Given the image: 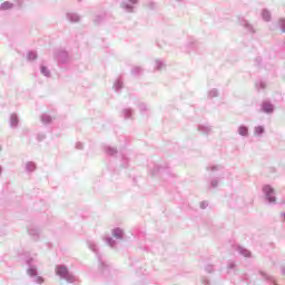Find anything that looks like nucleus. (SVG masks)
I'll return each mask as SVG.
<instances>
[{"label":"nucleus","instance_id":"dca6fc26","mask_svg":"<svg viewBox=\"0 0 285 285\" xmlns=\"http://www.w3.org/2000/svg\"><path fill=\"white\" fill-rule=\"evenodd\" d=\"M14 8V3L10 1H4L0 4V11L6 12L7 10H12Z\"/></svg>","mask_w":285,"mask_h":285},{"label":"nucleus","instance_id":"603ef678","mask_svg":"<svg viewBox=\"0 0 285 285\" xmlns=\"http://www.w3.org/2000/svg\"><path fill=\"white\" fill-rule=\"evenodd\" d=\"M236 208H242V205H239V204H236Z\"/></svg>","mask_w":285,"mask_h":285},{"label":"nucleus","instance_id":"c756f323","mask_svg":"<svg viewBox=\"0 0 285 285\" xmlns=\"http://www.w3.org/2000/svg\"><path fill=\"white\" fill-rule=\"evenodd\" d=\"M207 170H212V173H215L216 170L222 171V170H224V166H222V165H212L210 167H207Z\"/></svg>","mask_w":285,"mask_h":285},{"label":"nucleus","instance_id":"8fccbe9b","mask_svg":"<svg viewBox=\"0 0 285 285\" xmlns=\"http://www.w3.org/2000/svg\"><path fill=\"white\" fill-rule=\"evenodd\" d=\"M3 175V166L0 165V177Z\"/></svg>","mask_w":285,"mask_h":285},{"label":"nucleus","instance_id":"bb28decb","mask_svg":"<svg viewBox=\"0 0 285 285\" xmlns=\"http://www.w3.org/2000/svg\"><path fill=\"white\" fill-rule=\"evenodd\" d=\"M155 63H156L155 70H161V68L166 67V62H164V60L161 59H156Z\"/></svg>","mask_w":285,"mask_h":285},{"label":"nucleus","instance_id":"6ab92c4d","mask_svg":"<svg viewBox=\"0 0 285 285\" xmlns=\"http://www.w3.org/2000/svg\"><path fill=\"white\" fill-rule=\"evenodd\" d=\"M237 252L239 253V255H242L243 257H247V258H250L252 257V253L250 250H248L247 248L245 247H242V246H238L237 247Z\"/></svg>","mask_w":285,"mask_h":285},{"label":"nucleus","instance_id":"9d476101","mask_svg":"<svg viewBox=\"0 0 285 285\" xmlns=\"http://www.w3.org/2000/svg\"><path fill=\"white\" fill-rule=\"evenodd\" d=\"M197 130L198 132H200V135H205V137H208V135L213 132V127L210 125L200 124L197 126Z\"/></svg>","mask_w":285,"mask_h":285},{"label":"nucleus","instance_id":"2f4dec72","mask_svg":"<svg viewBox=\"0 0 285 285\" xmlns=\"http://www.w3.org/2000/svg\"><path fill=\"white\" fill-rule=\"evenodd\" d=\"M255 86H256L257 90L266 89V82L264 80L256 81Z\"/></svg>","mask_w":285,"mask_h":285},{"label":"nucleus","instance_id":"2eb2a0df","mask_svg":"<svg viewBox=\"0 0 285 285\" xmlns=\"http://www.w3.org/2000/svg\"><path fill=\"white\" fill-rule=\"evenodd\" d=\"M124 119H132V115H135V110L130 107L122 109Z\"/></svg>","mask_w":285,"mask_h":285},{"label":"nucleus","instance_id":"423d86ee","mask_svg":"<svg viewBox=\"0 0 285 285\" xmlns=\"http://www.w3.org/2000/svg\"><path fill=\"white\" fill-rule=\"evenodd\" d=\"M263 194H264L265 202L267 204H275L277 202V197L275 196V188H273V186L264 185Z\"/></svg>","mask_w":285,"mask_h":285},{"label":"nucleus","instance_id":"de8ad7c7","mask_svg":"<svg viewBox=\"0 0 285 285\" xmlns=\"http://www.w3.org/2000/svg\"><path fill=\"white\" fill-rule=\"evenodd\" d=\"M22 132L23 135H28V132H30V129H23Z\"/></svg>","mask_w":285,"mask_h":285},{"label":"nucleus","instance_id":"b1692460","mask_svg":"<svg viewBox=\"0 0 285 285\" xmlns=\"http://www.w3.org/2000/svg\"><path fill=\"white\" fill-rule=\"evenodd\" d=\"M40 72H41V75H43V77H47V78L51 77L50 69H48V67L45 65L40 66Z\"/></svg>","mask_w":285,"mask_h":285},{"label":"nucleus","instance_id":"f704fd0d","mask_svg":"<svg viewBox=\"0 0 285 285\" xmlns=\"http://www.w3.org/2000/svg\"><path fill=\"white\" fill-rule=\"evenodd\" d=\"M278 26H279L281 31L285 32V19L284 18H281L278 20Z\"/></svg>","mask_w":285,"mask_h":285},{"label":"nucleus","instance_id":"a18cd8bd","mask_svg":"<svg viewBox=\"0 0 285 285\" xmlns=\"http://www.w3.org/2000/svg\"><path fill=\"white\" fill-rule=\"evenodd\" d=\"M255 63H256V66H262V57H256L255 58Z\"/></svg>","mask_w":285,"mask_h":285},{"label":"nucleus","instance_id":"f8f14e48","mask_svg":"<svg viewBox=\"0 0 285 285\" xmlns=\"http://www.w3.org/2000/svg\"><path fill=\"white\" fill-rule=\"evenodd\" d=\"M237 132L240 137H248L249 135L248 126L246 125L238 126Z\"/></svg>","mask_w":285,"mask_h":285},{"label":"nucleus","instance_id":"1a4fd4ad","mask_svg":"<svg viewBox=\"0 0 285 285\" xmlns=\"http://www.w3.org/2000/svg\"><path fill=\"white\" fill-rule=\"evenodd\" d=\"M27 230H28V234L30 235V237H32V239H35V242H37V239H39V235L41 233L39 227H37L35 225H30L27 227Z\"/></svg>","mask_w":285,"mask_h":285},{"label":"nucleus","instance_id":"09e8293b","mask_svg":"<svg viewBox=\"0 0 285 285\" xmlns=\"http://www.w3.org/2000/svg\"><path fill=\"white\" fill-rule=\"evenodd\" d=\"M188 46L189 48H195V42H189Z\"/></svg>","mask_w":285,"mask_h":285},{"label":"nucleus","instance_id":"39448f33","mask_svg":"<svg viewBox=\"0 0 285 285\" xmlns=\"http://www.w3.org/2000/svg\"><path fill=\"white\" fill-rule=\"evenodd\" d=\"M53 59L57 62L58 68H63V66H68L70 55L63 49H56L53 51Z\"/></svg>","mask_w":285,"mask_h":285},{"label":"nucleus","instance_id":"5701e85b","mask_svg":"<svg viewBox=\"0 0 285 285\" xmlns=\"http://www.w3.org/2000/svg\"><path fill=\"white\" fill-rule=\"evenodd\" d=\"M262 19L265 20L266 22L271 21L272 16H271V11L268 9L262 10Z\"/></svg>","mask_w":285,"mask_h":285},{"label":"nucleus","instance_id":"aec40b11","mask_svg":"<svg viewBox=\"0 0 285 285\" xmlns=\"http://www.w3.org/2000/svg\"><path fill=\"white\" fill-rule=\"evenodd\" d=\"M105 153H106V155H109L110 157H115V155H117L118 150H117V148H115L112 146H105Z\"/></svg>","mask_w":285,"mask_h":285},{"label":"nucleus","instance_id":"f3484780","mask_svg":"<svg viewBox=\"0 0 285 285\" xmlns=\"http://www.w3.org/2000/svg\"><path fill=\"white\" fill-rule=\"evenodd\" d=\"M67 19L68 21H70L71 23H78V21L81 19L79 17V14L75 13V12H68L67 13Z\"/></svg>","mask_w":285,"mask_h":285},{"label":"nucleus","instance_id":"cd10ccee","mask_svg":"<svg viewBox=\"0 0 285 285\" xmlns=\"http://www.w3.org/2000/svg\"><path fill=\"white\" fill-rule=\"evenodd\" d=\"M128 164H130V159L128 157H126V155H121V164L120 166L122 168H128Z\"/></svg>","mask_w":285,"mask_h":285},{"label":"nucleus","instance_id":"864d4df0","mask_svg":"<svg viewBox=\"0 0 285 285\" xmlns=\"http://www.w3.org/2000/svg\"><path fill=\"white\" fill-rule=\"evenodd\" d=\"M78 1V3H81V1H83V0H77Z\"/></svg>","mask_w":285,"mask_h":285},{"label":"nucleus","instance_id":"ddd939ff","mask_svg":"<svg viewBox=\"0 0 285 285\" xmlns=\"http://www.w3.org/2000/svg\"><path fill=\"white\" fill-rule=\"evenodd\" d=\"M26 173H35L37 170V163L35 161H27L24 164Z\"/></svg>","mask_w":285,"mask_h":285},{"label":"nucleus","instance_id":"7ed1b4c3","mask_svg":"<svg viewBox=\"0 0 285 285\" xmlns=\"http://www.w3.org/2000/svg\"><path fill=\"white\" fill-rule=\"evenodd\" d=\"M153 177H157V175H160L161 179L165 181H168V179H173L175 177V174L170 171V167H168L167 164L165 165H154V168L151 169Z\"/></svg>","mask_w":285,"mask_h":285},{"label":"nucleus","instance_id":"f03ea898","mask_svg":"<svg viewBox=\"0 0 285 285\" xmlns=\"http://www.w3.org/2000/svg\"><path fill=\"white\" fill-rule=\"evenodd\" d=\"M56 275H58L60 279L68 282V284H75V282H77V276H75L65 264L56 266Z\"/></svg>","mask_w":285,"mask_h":285},{"label":"nucleus","instance_id":"9b49d317","mask_svg":"<svg viewBox=\"0 0 285 285\" xmlns=\"http://www.w3.org/2000/svg\"><path fill=\"white\" fill-rule=\"evenodd\" d=\"M240 26H243V28H245V30H247V32H250V35H255V28L247 20L243 19L240 21Z\"/></svg>","mask_w":285,"mask_h":285},{"label":"nucleus","instance_id":"4c0bfd02","mask_svg":"<svg viewBox=\"0 0 285 285\" xmlns=\"http://www.w3.org/2000/svg\"><path fill=\"white\" fill-rule=\"evenodd\" d=\"M206 273H215V266L213 265H206L205 266Z\"/></svg>","mask_w":285,"mask_h":285},{"label":"nucleus","instance_id":"72a5a7b5","mask_svg":"<svg viewBox=\"0 0 285 285\" xmlns=\"http://www.w3.org/2000/svg\"><path fill=\"white\" fill-rule=\"evenodd\" d=\"M218 95H219V91L215 88L209 90V92H208L209 99H213V98L217 97Z\"/></svg>","mask_w":285,"mask_h":285},{"label":"nucleus","instance_id":"20e7f679","mask_svg":"<svg viewBox=\"0 0 285 285\" xmlns=\"http://www.w3.org/2000/svg\"><path fill=\"white\" fill-rule=\"evenodd\" d=\"M24 262L28 266L27 274L29 277H33L35 284H43L46 279L42 276H39V269H37V266L33 265L35 258L28 257Z\"/></svg>","mask_w":285,"mask_h":285},{"label":"nucleus","instance_id":"a19ab883","mask_svg":"<svg viewBox=\"0 0 285 285\" xmlns=\"http://www.w3.org/2000/svg\"><path fill=\"white\" fill-rule=\"evenodd\" d=\"M147 8H149V10H155V8H157V4L153 1H150L148 4H147Z\"/></svg>","mask_w":285,"mask_h":285},{"label":"nucleus","instance_id":"c85d7f7f","mask_svg":"<svg viewBox=\"0 0 285 285\" xmlns=\"http://www.w3.org/2000/svg\"><path fill=\"white\" fill-rule=\"evenodd\" d=\"M37 57V51H28L27 53L28 61H36Z\"/></svg>","mask_w":285,"mask_h":285},{"label":"nucleus","instance_id":"c03bdc74","mask_svg":"<svg viewBox=\"0 0 285 285\" xmlns=\"http://www.w3.org/2000/svg\"><path fill=\"white\" fill-rule=\"evenodd\" d=\"M259 275H262V277L264 279H271V276H268V274H266V272H259Z\"/></svg>","mask_w":285,"mask_h":285},{"label":"nucleus","instance_id":"5fc2aeb1","mask_svg":"<svg viewBox=\"0 0 285 285\" xmlns=\"http://www.w3.org/2000/svg\"><path fill=\"white\" fill-rule=\"evenodd\" d=\"M238 202H242V198H238Z\"/></svg>","mask_w":285,"mask_h":285},{"label":"nucleus","instance_id":"393cba45","mask_svg":"<svg viewBox=\"0 0 285 285\" xmlns=\"http://www.w3.org/2000/svg\"><path fill=\"white\" fill-rule=\"evenodd\" d=\"M121 88H124V80H121V78H118L114 83V89L116 90V92H119Z\"/></svg>","mask_w":285,"mask_h":285},{"label":"nucleus","instance_id":"0eeeda50","mask_svg":"<svg viewBox=\"0 0 285 285\" xmlns=\"http://www.w3.org/2000/svg\"><path fill=\"white\" fill-rule=\"evenodd\" d=\"M139 3V0H124L120 4V8L125 10V12H135V6Z\"/></svg>","mask_w":285,"mask_h":285},{"label":"nucleus","instance_id":"6e6552de","mask_svg":"<svg viewBox=\"0 0 285 285\" xmlns=\"http://www.w3.org/2000/svg\"><path fill=\"white\" fill-rule=\"evenodd\" d=\"M261 110L265 115H273L275 112V105L271 100H263L261 105Z\"/></svg>","mask_w":285,"mask_h":285},{"label":"nucleus","instance_id":"3c124183","mask_svg":"<svg viewBox=\"0 0 285 285\" xmlns=\"http://www.w3.org/2000/svg\"><path fill=\"white\" fill-rule=\"evenodd\" d=\"M281 273H282V275L285 276V267H282V268H281Z\"/></svg>","mask_w":285,"mask_h":285},{"label":"nucleus","instance_id":"4468645a","mask_svg":"<svg viewBox=\"0 0 285 285\" xmlns=\"http://www.w3.org/2000/svg\"><path fill=\"white\" fill-rule=\"evenodd\" d=\"M111 235L115 239H124V229L116 227L112 229Z\"/></svg>","mask_w":285,"mask_h":285},{"label":"nucleus","instance_id":"f257e3e1","mask_svg":"<svg viewBox=\"0 0 285 285\" xmlns=\"http://www.w3.org/2000/svg\"><path fill=\"white\" fill-rule=\"evenodd\" d=\"M87 246L89 250H92L95 253L97 259H98V271L101 273L106 279L110 277L111 271H110V265L104 261V257L99 253V246H97V243L95 240H87Z\"/></svg>","mask_w":285,"mask_h":285},{"label":"nucleus","instance_id":"7c9ffc66","mask_svg":"<svg viewBox=\"0 0 285 285\" xmlns=\"http://www.w3.org/2000/svg\"><path fill=\"white\" fill-rule=\"evenodd\" d=\"M141 72H144V69H142L141 67H134V68L131 69V75H132L134 77H137L138 75H141Z\"/></svg>","mask_w":285,"mask_h":285},{"label":"nucleus","instance_id":"79ce46f5","mask_svg":"<svg viewBox=\"0 0 285 285\" xmlns=\"http://www.w3.org/2000/svg\"><path fill=\"white\" fill-rule=\"evenodd\" d=\"M76 150H83V142H76Z\"/></svg>","mask_w":285,"mask_h":285},{"label":"nucleus","instance_id":"ea45409f","mask_svg":"<svg viewBox=\"0 0 285 285\" xmlns=\"http://www.w3.org/2000/svg\"><path fill=\"white\" fill-rule=\"evenodd\" d=\"M43 139H46V134L40 132V134L37 135V140L38 141H43Z\"/></svg>","mask_w":285,"mask_h":285},{"label":"nucleus","instance_id":"e433bc0d","mask_svg":"<svg viewBox=\"0 0 285 285\" xmlns=\"http://www.w3.org/2000/svg\"><path fill=\"white\" fill-rule=\"evenodd\" d=\"M139 110H140V114L144 115V112H146V110H148V106H146V104L141 102L139 105Z\"/></svg>","mask_w":285,"mask_h":285},{"label":"nucleus","instance_id":"412c9836","mask_svg":"<svg viewBox=\"0 0 285 285\" xmlns=\"http://www.w3.org/2000/svg\"><path fill=\"white\" fill-rule=\"evenodd\" d=\"M264 132H266V128H264V126H262V125L256 126L254 129V135L256 137H262V135H264Z\"/></svg>","mask_w":285,"mask_h":285},{"label":"nucleus","instance_id":"37998d69","mask_svg":"<svg viewBox=\"0 0 285 285\" xmlns=\"http://www.w3.org/2000/svg\"><path fill=\"white\" fill-rule=\"evenodd\" d=\"M208 206V202H206V200H203L202 203H200V208H202V210H206V207Z\"/></svg>","mask_w":285,"mask_h":285},{"label":"nucleus","instance_id":"473e14b6","mask_svg":"<svg viewBox=\"0 0 285 285\" xmlns=\"http://www.w3.org/2000/svg\"><path fill=\"white\" fill-rule=\"evenodd\" d=\"M237 268V264L234 261L227 262V271H235Z\"/></svg>","mask_w":285,"mask_h":285},{"label":"nucleus","instance_id":"58836bf2","mask_svg":"<svg viewBox=\"0 0 285 285\" xmlns=\"http://www.w3.org/2000/svg\"><path fill=\"white\" fill-rule=\"evenodd\" d=\"M95 23H101L102 21H104V16H96V18H95Z\"/></svg>","mask_w":285,"mask_h":285},{"label":"nucleus","instance_id":"4be33fe9","mask_svg":"<svg viewBox=\"0 0 285 285\" xmlns=\"http://www.w3.org/2000/svg\"><path fill=\"white\" fill-rule=\"evenodd\" d=\"M40 119H41L42 124H45V125L52 124V116H50L48 114H42L40 116Z\"/></svg>","mask_w":285,"mask_h":285},{"label":"nucleus","instance_id":"a878e982","mask_svg":"<svg viewBox=\"0 0 285 285\" xmlns=\"http://www.w3.org/2000/svg\"><path fill=\"white\" fill-rule=\"evenodd\" d=\"M105 242L110 246V248H115V246H117V240L114 239L112 236H106Z\"/></svg>","mask_w":285,"mask_h":285},{"label":"nucleus","instance_id":"c9c22d12","mask_svg":"<svg viewBox=\"0 0 285 285\" xmlns=\"http://www.w3.org/2000/svg\"><path fill=\"white\" fill-rule=\"evenodd\" d=\"M219 186V178H213L210 181V188H217Z\"/></svg>","mask_w":285,"mask_h":285},{"label":"nucleus","instance_id":"49530a36","mask_svg":"<svg viewBox=\"0 0 285 285\" xmlns=\"http://www.w3.org/2000/svg\"><path fill=\"white\" fill-rule=\"evenodd\" d=\"M203 284H204V285H210V279L204 278V279H203Z\"/></svg>","mask_w":285,"mask_h":285},{"label":"nucleus","instance_id":"a211bd4d","mask_svg":"<svg viewBox=\"0 0 285 285\" xmlns=\"http://www.w3.org/2000/svg\"><path fill=\"white\" fill-rule=\"evenodd\" d=\"M17 126H19V116L17 114H11L10 128H17Z\"/></svg>","mask_w":285,"mask_h":285}]
</instances>
